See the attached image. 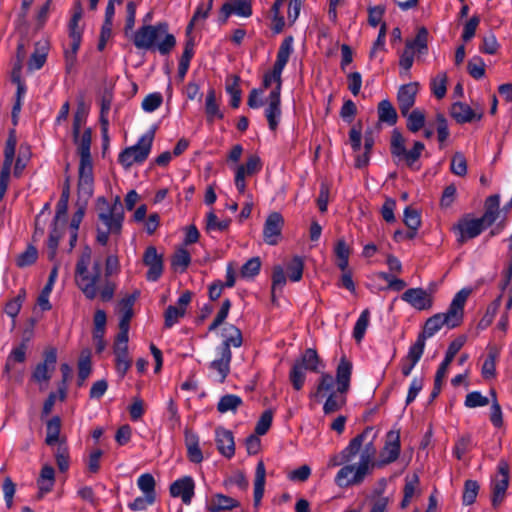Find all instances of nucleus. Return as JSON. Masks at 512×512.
Listing matches in <instances>:
<instances>
[{
	"label": "nucleus",
	"instance_id": "obj_1",
	"mask_svg": "<svg viewBox=\"0 0 512 512\" xmlns=\"http://www.w3.org/2000/svg\"><path fill=\"white\" fill-rule=\"evenodd\" d=\"M92 251L85 246L77 260L75 267V283L79 290L89 300L99 296L101 301L109 302L116 291V283L109 278L120 271L119 258L116 254L108 255L105 259L104 280H102V262L94 260L91 265Z\"/></svg>",
	"mask_w": 512,
	"mask_h": 512
},
{
	"label": "nucleus",
	"instance_id": "obj_2",
	"mask_svg": "<svg viewBox=\"0 0 512 512\" xmlns=\"http://www.w3.org/2000/svg\"><path fill=\"white\" fill-rule=\"evenodd\" d=\"M133 44L137 49L158 51L168 55L176 45V38L168 32V24L143 25L133 35Z\"/></svg>",
	"mask_w": 512,
	"mask_h": 512
},
{
	"label": "nucleus",
	"instance_id": "obj_3",
	"mask_svg": "<svg viewBox=\"0 0 512 512\" xmlns=\"http://www.w3.org/2000/svg\"><path fill=\"white\" fill-rule=\"evenodd\" d=\"M470 290L462 289L457 292L452 299L447 311L445 313H437L429 317L423 326V330L418 335H423L424 339L432 337L443 326L449 329L460 326L464 319V306Z\"/></svg>",
	"mask_w": 512,
	"mask_h": 512
},
{
	"label": "nucleus",
	"instance_id": "obj_4",
	"mask_svg": "<svg viewBox=\"0 0 512 512\" xmlns=\"http://www.w3.org/2000/svg\"><path fill=\"white\" fill-rule=\"evenodd\" d=\"M91 141L92 131L90 128H87L82 133L81 141L79 146H77V152L80 156L78 192H83L88 197L92 196L93 193V165L90 152Z\"/></svg>",
	"mask_w": 512,
	"mask_h": 512
},
{
	"label": "nucleus",
	"instance_id": "obj_5",
	"mask_svg": "<svg viewBox=\"0 0 512 512\" xmlns=\"http://www.w3.org/2000/svg\"><path fill=\"white\" fill-rule=\"evenodd\" d=\"M425 149L424 143L415 141L410 150L406 149V140L398 129H394L390 139V153L395 164H405L413 169Z\"/></svg>",
	"mask_w": 512,
	"mask_h": 512
},
{
	"label": "nucleus",
	"instance_id": "obj_6",
	"mask_svg": "<svg viewBox=\"0 0 512 512\" xmlns=\"http://www.w3.org/2000/svg\"><path fill=\"white\" fill-rule=\"evenodd\" d=\"M320 362L317 351L312 348L306 349L302 356L294 362L289 373V380L295 390L299 391L303 388L306 371L318 372Z\"/></svg>",
	"mask_w": 512,
	"mask_h": 512
},
{
	"label": "nucleus",
	"instance_id": "obj_7",
	"mask_svg": "<svg viewBox=\"0 0 512 512\" xmlns=\"http://www.w3.org/2000/svg\"><path fill=\"white\" fill-rule=\"evenodd\" d=\"M154 139V131L144 134L138 142L125 148L118 156L119 163L128 169L134 164L143 163L149 156Z\"/></svg>",
	"mask_w": 512,
	"mask_h": 512
},
{
	"label": "nucleus",
	"instance_id": "obj_8",
	"mask_svg": "<svg viewBox=\"0 0 512 512\" xmlns=\"http://www.w3.org/2000/svg\"><path fill=\"white\" fill-rule=\"evenodd\" d=\"M68 211V201L60 200L56 205V213L51 224V231L47 241V256L49 260H54L57 255L59 241L63 235L66 225V216Z\"/></svg>",
	"mask_w": 512,
	"mask_h": 512
},
{
	"label": "nucleus",
	"instance_id": "obj_9",
	"mask_svg": "<svg viewBox=\"0 0 512 512\" xmlns=\"http://www.w3.org/2000/svg\"><path fill=\"white\" fill-rule=\"evenodd\" d=\"M491 225L486 222L483 217L471 218L470 215H466L459 220L456 228L459 231V238L457 241L463 244L469 239H473L480 235L486 228Z\"/></svg>",
	"mask_w": 512,
	"mask_h": 512
},
{
	"label": "nucleus",
	"instance_id": "obj_10",
	"mask_svg": "<svg viewBox=\"0 0 512 512\" xmlns=\"http://www.w3.org/2000/svg\"><path fill=\"white\" fill-rule=\"evenodd\" d=\"M57 363V349L49 347L43 352V361L38 363L32 373V380L37 383L48 382Z\"/></svg>",
	"mask_w": 512,
	"mask_h": 512
},
{
	"label": "nucleus",
	"instance_id": "obj_11",
	"mask_svg": "<svg viewBox=\"0 0 512 512\" xmlns=\"http://www.w3.org/2000/svg\"><path fill=\"white\" fill-rule=\"evenodd\" d=\"M98 218L106 226L108 232L120 234L124 220V211L120 197H115L112 211L99 212Z\"/></svg>",
	"mask_w": 512,
	"mask_h": 512
},
{
	"label": "nucleus",
	"instance_id": "obj_12",
	"mask_svg": "<svg viewBox=\"0 0 512 512\" xmlns=\"http://www.w3.org/2000/svg\"><path fill=\"white\" fill-rule=\"evenodd\" d=\"M368 473L366 469H362L360 463H358L357 466L348 464L338 471L335 477V483L341 488L358 485L363 482Z\"/></svg>",
	"mask_w": 512,
	"mask_h": 512
},
{
	"label": "nucleus",
	"instance_id": "obj_13",
	"mask_svg": "<svg viewBox=\"0 0 512 512\" xmlns=\"http://www.w3.org/2000/svg\"><path fill=\"white\" fill-rule=\"evenodd\" d=\"M509 485V467L506 462L498 464V472L492 480V505L497 507L503 501Z\"/></svg>",
	"mask_w": 512,
	"mask_h": 512
},
{
	"label": "nucleus",
	"instance_id": "obj_14",
	"mask_svg": "<svg viewBox=\"0 0 512 512\" xmlns=\"http://www.w3.org/2000/svg\"><path fill=\"white\" fill-rule=\"evenodd\" d=\"M143 263L148 267L146 279L148 281H157L163 273V254H159L155 246H148L143 254Z\"/></svg>",
	"mask_w": 512,
	"mask_h": 512
},
{
	"label": "nucleus",
	"instance_id": "obj_15",
	"mask_svg": "<svg viewBox=\"0 0 512 512\" xmlns=\"http://www.w3.org/2000/svg\"><path fill=\"white\" fill-rule=\"evenodd\" d=\"M283 226L284 218L279 212L269 214L263 228L264 242L268 245L278 244Z\"/></svg>",
	"mask_w": 512,
	"mask_h": 512
},
{
	"label": "nucleus",
	"instance_id": "obj_16",
	"mask_svg": "<svg viewBox=\"0 0 512 512\" xmlns=\"http://www.w3.org/2000/svg\"><path fill=\"white\" fill-rule=\"evenodd\" d=\"M401 299L419 311L428 310L433 305L432 294L423 288H409L401 295Z\"/></svg>",
	"mask_w": 512,
	"mask_h": 512
},
{
	"label": "nucleus",
	"instance_id": "obj_17",
	"mask_svg": "<svg viewBox=\"0 0 512 512\" xmlns=\"http://www.w3.org/2000/svg\"><path fill=\"white\" fill-rule=\"evenodd\" d=\"M195 482L191 476H184L174 481L169 492L172 497L180 498L186 505H190L194 496Z\"/></svg>",
	"mask_w": 512,
	"mask_h": 512
},
{
	"label": "nucleus",
	"instance_id": "obj_18",
	"mask_svg": "<svg viewBox=\"0 0 512 512\" xmlns=\"http://www.w3.org/2000/svg\"><path fill=\"white\" fill-rule=\"evenodd\" d=\"M418 91V82H411L400 86L397 93V104L402 115H407L414 106Z\"/></svg>",
	"mask_w": 512,
	"mask_h": 512
},
{
	"label": "nucleus",
	"instance_id": "obj_19",
	"mask_svg": "<svg viewBox=\"0 0 512 512\" xmlns=\"http://www.w3.org/2000/svg\"><path fill=\"white\" fill-rule=\"evenodd\" d=\"M451 116L459 124L470 123L474 120H481L483 117V111H474L468 104L463 102H455L450 108Z\"/></svg>",
	"mask_w": 512,
	"mask_h": 512
},
{
	"label": "nucleus",
	"instance_id": "obj_20",
	"mask_svg": "<svg viewBox=\"0 0 512 512\" xmlns=\"http://www.w3.org/2000/svg\"><path fill=\"white\" fill-rule=\"evenodd\" d=\"M400 432L389 431L386 435L385 446L382 449L381 456L384 463H392L396 461L400 454Z\"/></svg>",
	"mask_w": 512,
	"mask_h": 512
},
{
	"label": "nucleus",
	"instance_id": "obj_21",
	"mask_svg": "<svg viewBox=\"0 0 512 512\" xmlns=\"http://www.w3.org/2000/svg\"><path fill=\"white\" fill-rule=\"evenodd\" d=\"M281 95L278 91L270 93L268 97V106L265 109V116L268 121V126L271 131H275L281 119Z\"/></svg>",
	"mask_w": 512,
	"mask_h": 512
},
{
	"label": "nucleus",
	"instance_id": "obj_22",
	"mask_svg": "<svg viewBox=\"0 0 512 512\" xmlns=\"http://www.w3.org/2000/svg\"><path fill=\"white\" fill-rule=\"evenodd\" d=\"M216 444L218 451L226 458H232L235 454V442L233 433L224 428L216 429Z\"/></svg>",
	"mask_w": 512,
	"mask_h": 512
},
{
	"label": "nucleus",
	"instance_id": "obj_23",
	"mask_svg": "<svg viewBox=\"0 0 512 512\" xmlns=\"http://www.w3.org/2000/svg\"><path fill=\"white\" fill-rule=\"evenodd\" d=\"M222 336L224 337V340L218 347V350L232 353L231 346L238 348L243 343L242 332L235 325L229 324L225 326L223 328Z\"/></svg>",
	"mask_w": 512,
	"mask_h": 512
},
{
	"label": "nucleus",
	"instance_id": "obj_24",
	"mask_svg": "<svg viewBox=\"0 0 512 512\" xmlns=\"http://www.w3.org/2000/svg\"><path fill=\"white\" fill-rule=\"evenodd\" d=\"M352 363L346 358H341L336 370L337 392L345 394L350 388Z\"/></svg>",
	"mask_w": 512,
	"mask_h": 512
},
{
	"label": "nucleus",
	"instance_id": "obj_25",
	"mask_svg": "<svg viewBox=\"0 0 512 512\" xmlns=\"http://www.w3.org/2000/svg\"><path fill=\"white\" fill-rule=\"evenodd\" d=\"M49 43L47 40L39 41L35 44V51L28 61V70L35 71L41 69L47 60Z\"/></svg>",
	"mask_w": 512,
	"mask_h": 512
},
{
	"label": "nucleus",
	"instance_id": "obj_26",
	"mask_svg": "<svg viewBox=\"0 0 512 512\" xmlns=\"http://www.w3.org/2000/svg\"><path fill=\"white\" fill-rule=\"evenodd\" d=\"M372 430V427H366L360 434L350 440L347 447L341 451L344 460L350 462L360 452L366 437Z\"/></svg>",
	"mask_w": 512,
	"mask_h": 512
},
{
	"label": "nucleus",
	"instance_id": "obj_27",
	"mask_svg": "<svg viewBox=\"0 0 512 512\" xmlns=\"http://www.w3.org/2000/svg\"><path fill=\"white\" fill-rule=\"evenodd\" d=\"M239 506V502L227 495L224 494H215L210 499L207 510L209 512H220L222 510H232Z\"/></svg>",
	"mask_w": 512,
	"mask_h": 512
},
{
	"label": "nucleus",
	"instance_id": "obj_28",
	"mask_svg": "<svg viewBox=\"0 0 512 512\" xmlns=\"http://www.w3.org/2000/svg\"><path fill=\"white\" fill-rule=\"evenodd\" d=\"M220 358L215 359L210 363V369L216 371L219 376V382L223 383L228 374L230 373V363L232 360V353L219 350Z\"/></svg>",
	"mask_w": 512,
	"mask_h": 512
},
{
	"label": "nucleus",
	"instance_id": "obj_29",
	"mask_svg": "<svg viewBox=\"0 0 512 512\" xmlns=\"http://www.w3.org/2000/svg\"><path fill=\"white\" fill-rule=\"evenodd\" d=\"M292 43H293V37L288 36L282 41V43L279 47V50L277 52V58L273 65V66H275L274 74H276V76H278L279 72L283 71L284 67L286 66V64L290 58V55L293 51Z\"/></svg>",
	"mask_w": 512,
	"mask_h": 512
},
{
	"label": "nucleus",
	"instance_id": "obj_30",
	"mask_svg": "<svg viewBox=\"0 0 512 512\" xmlns=\"http://www.w3.org/2000/svg\"><path fill=\"white\" fill-rule=\"evenodd\" d=\"M403 222L409 229L406 232V238L408 240L414 239L417 234V230L421 225V215L419 211L409 206L406 207L404 210Z\"/></svg>",
	"mask_w": 512,
	"mask_h": 512
},
{
	"label": "nucleus",
	"instance_id": "obj_31",
	"mask_svg": "<svg viewBox=\"0 0 512 512\" xmlns=\"http://www.w3.org/2000/svg\"><path fill=\"white\" fill-rule=\"evenodd\" d=\"M55 483V470L51 465L45 464L41 468L40 475L37 479V485L41 495L49 493Z\"/></svg>",
	"mask_w": 512,
	"mask_h": 512
},
{
	"label": "nucleus",
	"instance_id": "obj_32",
	"mask_svg": "<svg viewBox=\"0 0 512 512\" xmlns=\"http://www.w3.org/2000/svg\"><path fill=\"white\" fill-rule=\"evenodd\" d=\"M205 114L208 123H213L215 119H223L224 114L221 112L216 101V92L213 88L209 89L205 100Z\"/></svg>",
	"mask_w": 512,
	"mask_h": 512
},
{
	"label": "nucleus",
	"instance_id": "obj_33",
	"mask_svg": "<svg viewBox=\"0 0 512 512\" xmlns=\"http://www.w3.org/2000/svg\"><path fill=\"white\" fill-rule=\"evenodd\" d=\"M266 479V469L263 461H259L256 466L254 480V506H259L264 495Z\"/></svg>",
	"mask_w": 512,
	"mask_h": 512
},
{
	"label": "nucleus",
	"instance_id": "obj_34",
	"mask_svg": "<svg viewBox=\"0 0 512 512\" xmlns=\"http://www.w3.org/2000/svg\"><path fill=\"white\" fill-rule=\"evenodd\" d=\"M377 113L380 122L386 123L390 126L397 123V111L389 100L385 99L379 102Z\"/></svg>",
	"mask_w": 512,
	"mask_h": 512
},
{
	"label": "nucleus",
	"instance_id": "obj_35",
	"mask_svg": "<svg viewBox=\"0 0 512 512\" xmlns=\"http://www.w3.org/2000/svg\"><path fill=\"white\" fill-rule=\"evenodd\" d=\"M465 344V337H458L457 339L453 340L446 351L445 357L441 364L438 367V371L441 373H447V370L449 368V365L453 361L456 354L461 350L463 345Z\"/></svg>",
	"mask_w": 512,
	"mask_h": 512
},
{
	"label": "nucleus",
	"instance_id": "obj_36",
	"mask_svg": "<svg viewBox=\"0 0 512 512\" xmlns=\"http://www.w3.org/2000/svg\"><path fill=\"white\" fill-rule=\"evenodd\" d=\"M334 253L336 256V265L341 271H345L349 265L350 248L344 239H339L336 242Z\"/></svg>",
	"mask_w": 512,
	"mask_h": 512
},
{
	"label": "nucleus",
	"instance_id": "obj_37",
	"mask_svg": "<svg viewBox=\"0 0 512 512\" xmlns=\"http://www.w3.org/2000/svg\"><path fill=\"white\" fill-rule=\"evenodd\" d=\"M499 205H500V197L499 195H490L485 201V212L482 217L486 220V222L492 225L499 216Z\"/></svg>",
	"mask_w": 512,
	"mask_h": 512
},
{
	"label": "nucleus",
	"instance_id": "obj_38",
	"mask_svg": "<svg viewBox=\"0 0 512 512\" xmlns=\"http://www.w3.org/2000/svg\"><path fill=\"white\" fill-rule=\"evenodd\" d=\"M17 145V138L15 135V131L12 130L6 140L5 148H4V161L2 168L6 170H11V166L15 157V149Z\"/></svg>",
	"mask_w": 512,
	"mask_h": 512
},
{
	"label": "nucleus",
	"instance_id": "obj_39",
	"mask_svg": "<svg viewBox=\"0 0 512 512\" xmlns=\"http://www.w3.org/2000/svg\"><path fill=\"white\" fill-rule=\"evenodd\" d=\"M61 431V419L59 416L52 417L46 424V438L45 443L53 446L59 441Z\"/></svg>",
	"mask_w": 512,
	"mask_h": 512
},
{
	"label": "nucleus",
	"instance_id": "obj_40",
	"mask_svg": "<svg viewBox=\"0 0 512 512\" xmlns=\"http://www.w3.org/2000/svg\"><path fill=\"white\" fill-rule=\"evenodd\" d=\"M428 31L425 27L418 29L417 35L413 40H407L405 47L413 52L424 53L427 51Z\"/></svg>",
	"mask_w": 512,
	"mask_h": 512
},
{
	"label": "nucleus",
	"instance_id": "obj_41",
	"mask_svg": "<svg viewBox=\"0 0 512 512\" xmlns=\"http://www.w3.org/2000/svg\"><path fill=\"white\" fill-rule=\"evenodd\" d=\"M407 118V129L413 133L421 130L425 125V113L420 109L409 111L407 115H402Z\"/></svg>",
	"mask_w": 512,
	"mask_h": 512
},
{
	"label": "nucleus",
	"instance_id": "obj_42",
	"mask_svg": "<svg viewBox=\"0 0 512 512\" xmlns=\"http://www.w3.org/2000/svg\"><path fill=\"white\" fill-rule=\"evenodd\" d=\"M71 48L70 50H65V68L68 73L74 68L77 61V53L81 44V35H76V37L71 38Z\"/></svg>",
	"mask_w": 512,
	"mask_h": 512
},
{
	"label": "nucleus",
	"instance_id": "obj_43",
	"mask_svg": "<svg viewBox=\"0 0 512 512\" xmlns=\"http://www.w3.org/2000/svg\"><path fill=\"white\" fill-rule=\"evenodd\" d=\"M242 399L234 394H227L220 398L217 404V410L220 413H226L228 411L235 412L238 407L242 405Z\"/></svg>",
	"mask_w": 512,
	"mask_h": 512
},
{
	"label": "nucleus",
	"instance_id": "obj_44",
	"mask_svg": "<svg viewBox=\"0 0 512 512\" xmlns=\"http://www.w3.org/2000/svg\"><path fill=\"white\" fill-rule=\"evenodd\" d=\"M345 403V396L337 395L336 392H331L323 405V412L325 415L337 412L345 405Z\"/></svg>",
	"mask_w": 512,
	"mask_h": 512
},
{
	"label": "nucleus",
	"instance_id": "obj_45",
	"mask_svg": "<svg viewBox=\"0 0 512 512\" xmlns=\"http://www.w3.org/2000/svg\"><path fill=\"white\" fill-rule=\"evenodd\" d=\"M419 484V478L416 474H414L411 478L406 477L405 479V485L403 489V499L401 501V508H406L410 502L413 496L415 495L416 489Z\"/></svg>",
	"mask_w": 512,
	"mask_h": 512
},
{
	"label": "nucleus",
	"instance_id": "obj_46",
	"mask_svg": "<svg viewBox=\"0 0 512 512\" xmlns=\"http://www.w3.org/2000/svg\"><path fill=\"white\" fill-rule=\"evenodd\" d=\"M137 485L144 495L156 499V482L152 474L144 473L140 475L137 480Z\"/></svg>",
	"mask_w": 512,
	"mask_h": 512
},
{
	"label": "nucleus",
	"instance_id": "obj_47",
	"mask_svg": "<svg viewBox=\"0 0 512 512\" xmlns=\"http://www.w3.org/2000/svg\"><path fill=\"white\" fill-rule=\"evenodd\" d=\"M370 320V311L365 309L361 312L359 318L357 319L354 329H353V337L356 342H361L364 338L366 329L369 325Z\"/></svg>",
	"mask_w": 512,
	"mask_h": 512
},
{
	"label": "nucleus",
	"instance_id": "obj_48",
	"mask_svg": "<svg viewBox=\"0 0 512 512\" xmlns=\"http://www.w3.org/2000/svg\"><path fill=\"white\" fill-rule=\"evenodd\" d=\"M430 88L437 99H442L447 92V75L444 72L438 73L430 82Z\"/></svg>",
	"mask_w": 512,
	"mask_h": 512
},
{
	"label": "nucleus",
	"instance_id": "obj_49",
	"mask_svg": "<svg viewBox=\"0 0 512 512\" xmlns=\"http://www.w3.org/2000/svg\"><path fill=\"white\" fill-rule=\"evenodd\" d=\"M186 312L174 305H169L164 311V328L170 329L177 324Z\"/></svg>",
	"mask_w": 512,
	"mask_h": 512
},
{
	"label": "nucleus",
	"instance_id": "obj_50",
	"mask_svg": "<svg viewBox=\"0 0 512 512\" xmlns=\"http://www.w3.org/2000/svg\"><path fill=\"white\" fill-rule=\"evenodd\" d=\"M54 457L59 471L66 472L70 466V456L69 449L63 442H60L54 453Z\"/></svg>",
	"mask_w": 512,
	"mask_h": 512
},
{
	"label": "nucleus",
	"instance_id": "obj_51",
	"mask_svg": "<svg viewBox=\"0 0 512 512\" xmlns=\"http://www.w3.org/2000/svg\"><path fill=\"white\" fill-rule=\"evenodd\" d=\"M242 169V175L244 176H252L258 173L262 169V162L259 156L250 155L247 158L245 164L239 165L236 171H240Z\"/></svg>",
	"mask_w": 512,
	"mask_h": 512
},
{
	"label": "nucleus",
	"instance_id": "obj_52",
	"mask_svg": "<svg viewBox=\"0 0 512 512\" xmlns=\"http://www.w3.org/2000/svg\"><path fill=\"white\" fill-rule=\"evenodd\" d=\"M240 77L234 75L232 77V83L226 85V91L231 96L230 105L236 109L240 106L242 91L239 87Z\"/></svg>",
	"mask_w": 512,
	"mask_h": 512
},
{
	"label": "nucleus",
	"instance_id": "obj_53",
	"mask_svg": "<svg viewBox=\"0 0 512 512\" xmlns=\"http://www.w3.org/2000/svg\"><path fill=\"white\" fill-rule=\"evenodd\" d=\"M304 270V261L300 256H294L287 266L288 277L293 282H298L302 279Z\"/></svg>",
	"mask_w": 512,
	"mask_h": 512
},
{
	"label": "nucleus",
	"instance_id": "obj_54",
	"mask_svg": "<svg viewBox=\"0 0 512 512\" xmlns=\"http://www.w3.org/2000/svg\"><path fill=\"white\" fill-rule=\"evenodd\" d=\"M26 350L27 346L25 343H21L18 347L14 348L9 354L4 372L9 373L12 367L13 362L23 363L26 360Z\"/></svg>",
	"mask_w": 512,
	"mask_h": 512
},
{
	"label": "nucleus",
	"instance_id": "obj_55",
	"mask_svg": "<svg viewBox=\"0 0 512 512\" xmlns=\"http://www.w3.org/2000/svg\"><path fill=\"white\" fill-rule=\"evenodd\" d=\"M190 263V253L186 249L180 248L174 253L171 264L175 270L180 269L181 272H184L186 271Z\"/></svg>",
	"mask_w": 512,
	"mask_h": 512
},
{
	"label": "nucleus",
	"instance_id": "obj_56",
	"mask_svg": "<svg viewBox=\"0 0 512 512\" xmlns=\"http://www.w3.org/2000/svg\"><path fill=\"white\" fill-rule=\"evenodd\" d=\"M425 345L426 340L424 339V336L418 335L415 343L410 346L405 358L413 361L414 363H418L424 353Z\"/></svg>",
	"mask_w": 512,
	"mask_h": 512
},
{
	"label": "nucleus",
	"instance_id": "obj_57",
	"mask_svg": "<svg viewBox=\"0 0 512 512\" xmlns=\"http://www.w3.org/2000/svg\"><path fill=\"white\" fill-rule=\"evenodd\" d=\"M38 251L33 245H29L24 252L16 258V265L20 268L30 266L36 262Z\"/></svg>",
	"mask_w": 512,
	"mask_h": 512
},
{
	"label": "nucleus",
	"instance_id": "obj_58",
	"mask_svg": "<svg viewBox=\"0 0 512 512\" xmlns=\"http://www.w3.org/2000/svg\"><path fill=\"white\" fill-rule=\"evenodd\" d=\"M261 269V260L259 257L250 258L240 270L242 278H254L257 276Z\"/></svg>",
	"mask_w": 512,
	"mask_h": 512
},
{
	"label": "nucleus",
	"instance_id": "obj_59",
	"mask_svg": "<svg viewBox=\"0 0 512 512\" xmlns=\"http://www.w3.org/2000/svg\"><path fill=\"white\" fill-rule=\"evenodd\" d=\"M479 484L475 480H466L464 483V492L462 496L463 504L471 505L475 502L479 492Z\"/></svg>",
	"mask_w": 512,
	"mask_h": 512
},
{
	"label": "nucleus",
	"instance_id": "obj_60",
	"mask_svg": "<svg viewBox=\"0 0 512 512\" xmlns=\"http://www.w3.org/2000/svg\"><path fill=\"white\" fill-rule=\"evenodd\" d=\"M451 172L457 176L463 177L467 174V161L461 152H456L450 165Z\"/></svg>",
	"mask_w": 512,
	"mask_h": 512
},
{
	"label": "nucleus",
	"instance_id": "obj_61",
	"mask_svg": "<svg viewBox=\"0 0 512 512\" xmlns=\"http://www.w3.org/2000/svg\"><path fill=\"white\" fill-rule=\"evenodd\" d=\"M231 223V219H225V220H218V217L214 212H209L206 217V230L212 231V230H218V231H225L229 228Z\"/></svg>",
	"mask_w": 512,
	"mask_h": 512
},
{
	"label": "nucleus",
	"instance_id": "obj_62",
	"mask_svg": "<svg viewBox=\"0 0 512 512\" xmlns=\"http://www.w3.org/2000/svg\"><path fill=\"white\" fill-rule=\"evenodd\" d=\"M468 73L474 79H481L485 75V63L481 57L475 56L468 61Z\"/></svg>",
	"mask_w": 512,
	"mask_h": 512
},
{
	"label": "nucleus",
	"instance_id": "obj_63",
	"mask_svg": "<svg viewBox=\"0 0 512 512\" xmlns=\"http://www.w3.org/2000/svg\"><path fill=\"white\" fill-rule=\"evenodd\" d=\"M376 455V448L373 442L370 441L364 446V449L360 455L359 463L362 465V469H366L369 472L371 466H373V459Z\"/></svg>",
	"mask_w": 512,
	"mask_h": 512
},
{
	"label": "nucleus",
	"instance_id": "obj_64",
	"mask_svg": "<svg viewBox=\"0 0 512 512\" xmlns=\"http://www.w3.org/2000/svg\"><path fill=\"white\" fill-rule=\"evenodd\" d=\"M480 21H481L480 16L475 14L465 23L463 32L461 35V38L464 42L470 41L475 36L476 30H477V27L479 26Z\"/></svg>",
	"mask_w": 512,
	"mask_h": 512
}]
</instances>
